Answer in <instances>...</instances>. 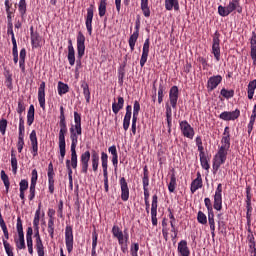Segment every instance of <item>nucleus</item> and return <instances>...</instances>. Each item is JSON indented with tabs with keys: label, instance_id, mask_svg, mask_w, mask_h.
Instances as JSON below:
<instances>
[{
	"label": "nucleus",
	"instance_id": "nucleus-1",
	"mask_svg": "<svg viewBox=\"0 0 256 256\" xmlns=\"http://www.w3.org/2000/svg\"><path fill=\"white\" fill-rule=\"evenodd\" d=\"M231 148V137L223 136L221 139V147L213 158V170L219 171L220 167L227 161V153Z\"/></svg>",
	"mask_w": 256,
	"mask_h": 256
},
{
	"label": "nucleus",
	"instance_id": "nucleus-2",
	"mask_svg": "<svg viewBox=\"0 0 256 256\" xmlns=\"http://www.w3.org/2000/svg\"><path fill=\"white\" fill-rule=\"evenodd\" d=\"M16 229L18 238L14 239V243L16 245L17 251L27 249V246L25 245V233L23 232V221L21 220V217L17 218Z\"/></svg>",
	"mask_w": 256,
	"mask_h": 256
},
{
	"label": "nucleus",
	"instance_id": "nucleus-3",
	"mask_svg": "<svg viewBox=\"0 0 256 256\" xmlns=\"http://www.w3.org/2000/svg\"><path fill=\"white\" fill-rule=\"evenodd\" d=\"M233 11H237V13H243L241 4L231 0L227 7L221 5L218 6V15H220V17H228V15H231Z\"/></svg>",
	"mask_w": 256,
	"mask_h": 256
},
{
	"label": "nucleus",
	"instance_id": "nucleus-4",
	"mask_svg": "<svg viewBox=\"0 0 256 256\" xmlns=\"http://www.w3.org/2000/svg\"><path fill=\"white\" fill-rule=\"evenodd\" d=\"M213 208L216 211H221V209H223V185L222 184H218L215 190Z\"/></svg>",
	"mask_w": 256,
	"mask_h": 256
},
{
	"label": "nucleus",
	"instance_id": "nucleus-5",
	"mask_svg": "<svg viewBox=\"0 0 256 256\" xmlns=\"http://www.w3.org/2000/svg\"><path fill=\"white\" fill-rule=\"evenodd\" d=\"M180 131L183 137L187 139H193L195 137V129L187 122V120H183L179 122Z\"/></svg>",
	"mask_w": 256,
	"mask_h": 256
},
{
	"label": "nucleus",
	"instance_id": "nucleus-6",
	"mask_svg": "<svg viewBox=\"0 0 256 256\" xmlns=\"http://www.w3.org/2000/svg\"><path fill=\"white\" fill-rule=\"evenodd\" d=\"M34 237H35V249L38 256H45V246L43 245V240L39 234V227L34 228Z\"/></svg>",
	"mask_w": 256,
	"mask_h": 256
},
{
	"label": "nucleus",
	"instance_id": "nucleus-7",
	"mask_svg": "<svg viewBox=\"0 0 256 256\" xmlns=\"http://www.w3.org/2000/svg\"><path fill=\"white\" fill-rule=\"evenodd\" d=\"M221 40L219 39V32H215L212 42V54L216 61H221Z\"/></svg>",
	"mask_w": 256,
	"mask_h": 256
},
{
	"label": "nucleus",
	"instance_id": "nucleus-8",
	"mask_svg": "<svg viewBox=\"0 0 256 256\" xmlns=\"http://www.w3.org/2000/svg\"><path fill=\"white\" fill-rule=\"evenodd\" d=\"M139 111H141V104H139V101H135L133 105V117L131 127L133 135L137 133V119L139 117Z\"/></svg>",
	"mask_w": 256,
	"mask_h": 256
},
{
	"label": "nucleus",
	"instance_id": "nucleus-9",
	"mask_svg": "<svg viewBox=\"0 0 256 256\" xmlns=\"http://www.w3.org/2000/svg\"><path fill=\"white\" fill-rule=\"evenodd\" d=\"M65 243L68 253L73 252V227L66 226L65 228Z\"/></svg>",
	"mask_w": 256,
	"mask_h": 256
},
{
	"label": "nucleus",
	"instance_id": "nucleus-10",
	"mask_svg": "<svg viewBox=\"0 0 256 256\" xmlns=\"http://www.w3.org/2000/svg\"><path fill=\"white\" fill-rule=\"evenodd\" d=\"M77 55L78 59H82L85 55V35L83 32H78L77 35Z\"/></svg>",
	"mask_w": 256,
	"mask_h": 256
},
{
	"label": "nucleus",
	"instance_id": "nucleus-11",
	"mask_svg": "<svg viewBox=\"0 0 256 256\" xmlns=\"http://www.w3.org/2000/svg\"><path fill=\"white\" fill-rule=\"evenodd\" d=\"M93 15H94L93 6H90L87 8V14L85 17V25L88 31V35H93Z\"/></svg>",
	"mask_w": 256,
	"mask_h": 256
},
{
	"label": "nucleus",
	"instance_id": "nucleus-12",
	"mask_svg": "<svg viewBox=\"0 0 256 256\" xmlns=\"http://www.w3.org/2000/svg\"><path fill=\"white\" fill-rule=\"evenodd\" d=\"M177 101H179V88L172 86L169 91V102L172 109H177Z\"/></svg>",
	"mask_w": 256,
	"mask_h": 256
},
{
	"label": "nucleus",
	"instance_id": "nucleus-13",
	"mask_svg": "<svg viewBox=\"0 0 256 256\" xmlns=\"http://www.w3.org/2000/svg\"><path fill=\"white\" fill-rule=\"evenodd\" d=\"M91 160V152L86 151L84 153L81 154L80 156V163H81V167H82V173H84V175H87L88 171H89V161Z\"/></svg>",
	"mask_w": 256,
	"mask_h": 256
},
{
	"label": "nucleus",
	"instance_id": "nucleus-14",
	"mask_svg": "<svg viewBox=\"0 0 256 256\" xmlns=\"http://www.w3.org/2000/svg\"><path fill=\"white\" fill-rule=\"evenodd\" d=\"M37 179H39V175L37 174V169L32 170V177H31V184L29 188V196L28 199L29 201H33L35 199V187L37 185Z\"/></svg>",
	"mask_w": 256,
	"mask_h": 256
},
{
	"label": "nucleus",
	"instance_id": "nucleus-15",
	"mask_svg": "<svg viewBox=\"0 0 256 256\" xmlns=\"http://www.w3.org/2000/svg\"><path fill=\"white\" fill-rule=\"evenodd\" d=\"M119 185L121 189V199L122 201H129V184L125 177H121L119 180Z\"/></svg>",
	"mask_w": 256,
	"mask_h": 256
},
{
	"label": "nucleus",
	"instance_id": "nucleus-16",
	"mask_svg": "<svg viewBox=\"0 0 256 256\" xmlns=\"http://www.w3.org/2000/svg\"><path fill=\"white\" fill-rule=\"evenodd\" d=\"M239 115H241L239 109L232 112L224 111L219 115V119H222V121H235V119H239Z\"/></svg>",
	"mask_w": 256,
	"mask_h": 256
},
{
	"label": "nucleus",
	"instance_id": "nucleus-17",
	"mask_svg": "<svg viewBox=\"0 0 256 256\" xmlns=\"http://www.w3.org/2000/svg\"><path fill=\"white\" fill-rule=\"evenodd\" d=\"M83 135V130H80V132L73 128H70V139H71V148L70 150L76 151L77 145L79 143V136Z\"/></svg>",
	"mask_w": 256,
	"mask_h": 256
},
{
	"label": "nucleus",
	"instance_id": "nucleus-18",
	"mask_svg": "<svg viewBox=\"0 0 256 256\" xmlns=\"http://www.w3.org/2000/svg\"><path fill=\"white\" fill-rule=\"evenodd\" d=\"M30 142L32 147V155L33 157H37L39 155V142L37 141V132L32 130L30 133Z\"/></svg>",
	"mask_w": 256,
	"mask_h": 256
},
{
	"label": "nucleus",
	"instance_id": "nucleus-19",
	"mask_svg": "<svg viewBox=\"0 0 256 256\" xmlns=\"http://www.w3.org/2000/svg\"><path fill=\"white\" fill-rule=\"evenodd\" d=\"M158 197L157 194L152 196V204H151V220L152 225L157 226V207H158Z\"/></svg>",
	"mask_w": 256,
	"mask_h": 256
},
{
	"label": "nucleus",
	"instance_id": "nucleus-20",
	"mask_svg": "<svg viewBox=\"0 0 256 256\" xmlns=\"http://www.w3.org/2000/svg\"><path fill=\"white\" fill-rule=\"evenodd\" d=\"M222 81H223V77H221V75L210 77L207 82L208 91H214V89H217V87Z\"/></svg>",
	"mask_w": 256,
	"mask_h": 256
},
{
	"label": "nucleus",
	"instance_id": "nucleus-21",
	"mask_svg": "<svg viewBox=\"0 0 256 256\" xmlns=\"http://www.w3.org/2000/svg\"><path fill=\"white\" fill-rule=\"evenodd\" d=\"M149 47L150 41L149 38H147L143 44L142 56L140 59V67H145V63H147V59L149 57Z\"/></svg>",
	"mask_w": 256,
	"mask_h": 256
},
{
	"label": "nucleus",
	"instance_id": "nucleus-22",
	"mask_svg": "<svg viewBox=\"0 0 256 256\" xmlns=\"http://www.w3.org/2000/svg\"><path fill=\"white\" fill-rule=\"evenodd\" d=\"M59 127L60 131L58 139H65V135H67V121L65 120V113L60 114Z\"/></svg>",
	"mask_w": 256,
	"mask_h": 256
},
{
	"label": "nucleus",
	"instance_id": "nucleus-23",
	"mask_svg": "<svg viewBox=\"0 0 256 256\" xmlns=\"http://www.w3.org/2000/svg\"><path fill=\"white\" fill-rule=\"evenodd\" d=\"M203 187V178L201 177V173L197 172V177L191 182L190 191L191 193H195L198 189Z\"/></svg>",
	"mask_w": 256,
	"mask_h": 256
},
{
	"label": "nucleus",
	"instance_id": "nucleus-24",
	"mask_svg": "<svg viewBox=\"0 0 256 256\" xmlns=\"http://www.w3.org/2000/svg\"><path fill=\"white\" fill-rule=\"evenodd\" d=\"M30 39H31V45L34 49H37L41 47V36L39 35V32H34L33 27L30 28Z\"/></svg>",
	"mask_w": 256,
	"mask_h": 256
},
{
	"label": "nucleus",
	"instance_id": "nucleus-25",
	"mask_svg": "<svg viewBox=\"0 0 256 256\" xmlns=\"http://www.w3.org/2000/svg\"><path fill=\"white\" fill-rule=\"evenodd\" d=\"M177 251L180 256H189L191 255V250H189V246L187 245V240H181L178 243Z\"/></svg>",
	"mask_w": 256,
	"mask_h": 256
},
{
	"label": "nucleus",
	"instance_id": "nucleus-26",
	"mask_svg": "<svg viewBox=\"0 0 256 256\" xmlns=\"http://www.w3.org/2000/svg\"><path fill=\"white\" fill-rule=\"evenodd\" d=\"M58 147L60 151L59 161L60 163H63L65 155L67 153V143L65 142V138H58Z\"/></svg>",
	"mask_w": 256,
	"mask_h": 256
},
{
	"label": "nucleus",
	"instance_id": "nucleus-27",
	"mask_svg": "<svg viewBox=\"0 0 256 256\" xmlns=\"http://www.w3.org/2000/svg\"><path fill=\"white\" fill-rule=\"evenodd\" d=\"M132 107L131 105L126 106V114L123 119V129L124 131H128L129 125H131V115H132Z\"/></svg>",
	"mask_w": 256,
	"mask_h": 256
},
{
	"label": "nucleus",
	"instance_id": "nucleus-28",
	"mask_svg": "<svg viewBox=\"0 0 256 256\" xmlns=\"http://www.w3.org/2000/svg\"><path fill=\"white\" fill-rule=\"evenodd\" d=\"M108 162H109V156L107 155V153L102 152L101 153V163H102L104 181H109V175L107 172V163Z\"/></svg>",
	"mask_w": 256,
	"mask_h": 256
},
{
	"label": "nucleus",
	"instance_id": "nucleus-29",
	"mask_svg": "<svg viewBox=\"0 0 256 256\" xmlns=\"http://www.w3.org/2000/svg\"><path fill=\"white\" fill-rule=\"evenodd\" d=\"M38 102L41 109H45V82H41L38 88Z\"/></svg>",
	"mask_w": 256,
	"mask_h": 256
},
{
	"label": "nucleus",
	"instance_id": "nucleus-30",
	"mask_svg": "<svg viewBox=\"0 0 256 256\" xmlns=\"http://www.w3.org/2000/svg\"><path fill=\"white\" fill-rule=\"evenodd\" d=\"M171 105L169 103H166V121L168 125V133H171V127L173 123V110L171 109Z\"/></svg>",
	"mask_w": 256,
	"mask_h": 256
},
{
	"label": "nucleus",
	"instance_id": "nucleus-31",
	"mask_svg": "<svg viewBox=\"0 0 256 256\" xmlns=\"http://www.w3.org/2000/svg\"><path fill=\"white\" fill-rule=\"evenodd\" d=\"M68 62L71 67L75 65V48L73 47V41L68 40Z\"/></svg>",
	"mask_w": 256,
	"mask_h": 256
},
{
	"label": "nucleus",
	"instance_id": "nucleus-32",
	"mask_svg": "<svg viewBox=\"0 0 256 256\" xmlns=\"http://www.w3.org/2000/svg\"><path fill=\"white\" fill-rule=\"evenodd\" d=\"M108 153L112 155V165L117 169V165H119V155L117 154V146L112 145L108 148Z\"/></svg>",
	"mask_w": 256,
	"mask_h": 256
},
{
	"label": "nucleus",
	"instance_id": "nucleus-33",
	"mask_svg": "<svg viewBox=\"0 0 256 256\" xmlns=\"http://www.w3.org/2000/svg\"><path fill=\"white\" fill-rule=\"evenodd\" d=\"M112 234L116 239H118L119 245H123V240H125V237L127 235H123V230L119 228V226H113L112 228Z\"/></svg>",
	"mask_w": 256,
	"mask_h": 256
},
{
	"label": "nucleus",
	"instance_id": "nucleus-34",
	"mask_svg": "<svg viewBox=\"0 0 256 256\" xmlns=\"http://www.w3.org/2000/svg\"><path fill=\"white\" fill-rule=\"evenodd\" d=\"M74 123L75 124H72L70 129H74L77 133L83 131V128H81V114L78 112H74Z\"/></svg>",
	"mask_w": 256,
	"mask_h": 256
},
{
	"label": "nucleus",
	"instance_id": "nucleus-35",
	"mask_svg": "<svg viewBox=\"0 0 256 256\" xmlns=\"http://www.w3.org/2000/svg\"><path fill=\"white\" fill-rule=\"evenodd\" d=\"M125 105V99H123V97H118V103L117 102H113L112 104V111L115 115H117V113H119V111H121V109H123V106Z\"/></svg>",
	"mask_w": 256,
	"mask_h": 256
},
{
	"label": "nucleus",
	"instance_id": "nucleus-36",
	"mask_svg": "<svg viewBox=\"0 0 256 256\" xmlns=\"http://www.w3.org/2000/svg\"><path fill=\"white\" fill-rule=\"evenodd\" d=\"M179 11V0H165V9L167 11Z\"/></svg>",
	"mask_w": 256,
	"mask_h": 256
},
{
	"label": "nucleus",
	"instance_id": "nucleus-37",
	"mask_svg": "<svg viewBox=\"0 0 256 256\" xmlns=\"http://www.w3.org/2000/svg\"><path fill=\"white\" fill-rule=\"evenodd\" d=\"M33 121H35V106L31 104L27 112V125L31 127Z\"/></svg>",
	"mask_w": 256,
	"mask_h": 256
},
{
	"label": "nucleus",
	"instance_id": "nucleus-38",
	"mask_svg": "<svg viewBox=\"0 0 256 256\" xmlns=\"http://www.w3.org/2000/svg\"><path fill=\"white\" fill-rule=\"evenodd\" d=\"M99 238V234H97V230L92 232V252L91 256H97V239Z\"/></svg>",
	"mask_w": 256,
	"mask_h": 256
},
{
	"label": "nucleus",
	"instance_id": "nucleus-39",
	"mask_svg": "<svg viewBox=\"0 0 256 256\" xmlns=\"http://www.w3.org/2000/svg\"><path fill=\"white\" fill-rule=\"evenodd\" d=\"M66 169L68 171L69 187L73 190V169L71 168V161L66 160Z\"/></svg>",
	"mask_w": 256,
	"mask_h": 256
},
{
	"label": "nucleus",
	"instance_id": "nucleus-40",
	"mask_svg": "<svg viewBox=\"0 0 256 256\" xmlns=\"http://www.w3.org/2000/svg\"><path fill=\"white\" fill-rule=\"evenodd\" d=\"M27 57V50L25 48H22L20 50V60H19V67L22 71V73H25V58Z\"/></svg>",
	"mask_w": 256,
	"mask_h": 256
},
{
	"label": "nucleus",
	"instance_id": "nucleus-41",
	"mask_svg": "<svg viewBox=\"0 0 256 256\" xmlns=\"http://www.w3.org/2000/svg\"><path fill=\"white\" fill-rule=\"evenodd\" d=\"M58 95H60V97H63V95H66V93H69V85L63 83L62 81L58 82Z\"/></svg>",
	"mask_w": 256,
	"mask_h": 256
},
{
	"label": "nucleus",
	"instance_id": "nucleus-42",
	"mask_svg": "<svg viewBox=\"0 0 256 256\" xmlns=\"http://www.w3.org/2000/svg\"><path fill=\"white\" fill-rule=\"evenodd\" d=\"M141 10L144 17H151V9H149V0H141Z\"/></svg>",
	"mask_w": 256,
	"mask_h": 256
},
{
	"label": "nucleus",
	"instance_id": "nucleus-43",
	"mask_svg": "<svg viewBox=\"0 0 256 256\" xmlns=\"http://www.w3.org/2000/svg\"><path fill=\"white\" fill-rule=\"evenodd\" d=\"M81 89H83V95L86 99V102L90 103V101H91V90H89V84H87V82H83L81 84Z\"/></svg>",
	"mask_w": 256,
	"mask_h": 256
},
{
	"label": "nucleus",
	"instance_id": "nucleus-44",
	"mask_svg": "<svg viewBox=\"0 0 256 256\" xmlns=\"http://www.w3.org/2000/svg\"><path fill=\"white\" fill-rule=\"evenodd\" d=\"M208 223L210 225V231L212 237H215V213H208Z\"/></svg>",
	"mask_w": 256,
	"mask_h": 256
},
{
	"label": "nucleus",
	"instance_id": "nucleus-45",
	"mask_svg": "<svg viewBox=\"0 0 256 256\" xmlns=\"http://www.w3.org/2000/svg\"><path fill=\"white\" fill-rule=\"evenodd\" d=\"M91 161H92V169L94 172H96L97 169H99V153H97L96 151H93L91 156Z\"/></svg>",
	"mask_w": 256,
	"mask_h": 256
},
{
	"label": "nucleus",
	"instance_id": "nucleus-46",
	"mask_svg": "<svg viewBox=\"0 0 256 256\" xmlns=\"http://www.w3.org/2000/svg\"><path fill=\"white\" fill-rule=\"evenodd\" d=\"M255 89H256V79L252 80L248 84L247 93H248V99H253V96L255 95Z\"/></svg>",
	"mask_w": 256,
	"mask_h": 256
},
{
	"label": "nucleus",
	"instance_id": "nucleus-47",
	"mask_svg": "<svg viewBox=\"0 0 256 256\" xmlns=\"http://www.w3.org/2000/svg\"><path fill=\"white\" fill-rule=\"evenodd\" d=\"M0 175H1V180L4 183L6 193H9V187L11 185V182H9V176H7V174L5 173V170H1Z\"/></svg>",
	"mask_w": 256,
	"mask_h": 256
},
{
	"label": "nucleus",
	"instance_id": "nucleus-48",
	"mask_svg": "<svg viewBox=\"0 0 256 256\" xmlns=\"http://www.w3.org/2000/svg\"><path fill=\"white\" fill-rule=\"evenodd\" d=\"M41 219V202L38 204V209L35 212L34 220H33V227H39V221Z\"/></svg>",
	"mask_w": 256,
	"mask_h": 256
},
{
	"label": "nucleus",
	"instance_id": "nucleus-49",
	"mask_svg": "<svg viewBox=\"0 0 256 256\" xmlns=\"http://www.w3.org/2000/svg\"><path fill=\"white\" fill-rule=\"evenodd\" d=\"M2 243L4 245V250H5V253L7 256H15V254L13 253V246H11V244L5 240V239H2Z\"/></svg>",
	"mask_w": 256,
	"mask_h": 256
},
{
	"label": "nucleus",
	"instance_id": "nucleus-50",
	"mask_svg": "<svg viewBox=\"0 0 256 256\" xmlns=\"http://www.w3.org/2000/svg\"><path fill=\"white\" fill-rule=\"evenodd\" d=\"M98 11L100 17H105V13H107V0H100Z\"/></svg>",
	"mask_w": 256,
	"mask_h": 256
},
{
	"label": "nucleus",
	"instance_id": "nucleus-51",
	"mask_svg": "<svg viewBox=\"0 0 256 256\" xmlns=\"http://www.w3.org/2000/svg\"><path fill=\"white\" fill-rule=\"evenodd\" d=\"M48 233L51 239L55 237V218H51L48 220Z\"/></svg>",
	"mask_w": 256,
	"mask_h": 256
},
{
	"label": "nucleus",
	"instance_id": "nucleus-52",
	"mask_svg": "<svg viewBox=\"0 0 256 256\" xmlns=\"http://www.w3.org/2000/svg\"><path fill=\"white\" fill-rule=\"evenodd\" d=\"M137 39H139V34L133 32L128 41L131 51H135V43H137Z\"/></svg>",
	"mask_w": 256,
	"mask_h": 256
},
{
	"label": "nucleus",
	"instance_id": "nucleus-53",
	"mask_svg": "<svg viewBox=\"0 0 256 256\" xmlns=\"http://www.w3.org/2000/svg\"><path fill=\"white\" fill-rule=\"evenodd\" d=\"M18 11H19L21 17H25V13H27V2L25 0L19 1Z\"/></svg>",
	"mask_w": 256,
	"mask_h": 256
},
{
	"label": "nucleus",
	"instance_id": "nucleus-54",
	"mask_svg": "<svg viewBox=\"0 0 256 256\" xmlns=\"http://www.w3.org/2000/svg\"><path fill=\"white\" fill-rule=\"evenodd\" d=\"M175 187H177V177H175V174H172L170 177V182L168 184V190L170 193L175 192Z\"/></svg>",
	"mask_w": 256,
	"mask_h": 256
},
{
	"label": "nucleus",
	"instance_id": "nucleus-55",
	"mask_svg": "<svg viewBox=\"0 0 256 256\" xmlns=\"http://www.w3.org/2000/svg\"><path fill=\"white\" fill-rule=\"evenodd\" d=\"M255 119H256V110H252V115L250 116V121L248 123V134L251 135V132L253 131V126L255 125Z\"/></svg>",
	"mask_w": 256,
	"mask_h": 256
},
{
	"label": "nucleus",
	"instance_id": "nucleus-56",
	"mask_svg": "<svg viewBox=\"0 0 256 256\" xmlns=\"http://www.w3.org/2000/svg\"><path fill=\"white\" fill-rule=\"evenodd\" d=\"M71 151V160L70 161V168L77 169V150H70Z\"/></svg>",
	"mask_w": 256,
	"mask_h": 256
},
{
	"label": "nucleus",
	"instance_id": "nucleus-57",
	"mask_svg": "<svg viewBox=\"0 0 256 256\" xmlns=\"http://www.w3.org/2000/svg\"><path fill=\"white\" fill-rule=\"evenodd\" d=\"M220 94L225 99H231L235 96V91L234 90H227L225 88H222L221 91H220Z\"/></svg>",
	"mask_w": 256,
	"mask_h": 256
},
{
	"label": "nucleus",
	"instance_id": "nucleus-58",
	"mask_svg": "<svg viewBox=\"0 0 256 256\" xmlns=\"http://www.w3.org/2000/svg\"><path fill=\"white\" fill-rule=\"evenodd\" d=\"M11 167L14 175H17V156L15 155V153H13V151L11 153Z\"/></svg>",
	"mask_w": 256,
	"mask_h": 256
},
{
	"label": "nucleus",
	"instance_id": "nucleus-59",
	"mask_svg": "<svg viewBox=\"0 0 256 256\" xmlns=\"http://www.w3.org/2000/svg\"><path fill=\"white\" fill-rule=\"evenodd\" d=\"M248 244H249V253H256L255 248V237L253 235L248 236Z\"/></svg>",
	"mask_w": 256,
	"mask_h": 256
},
{
	"label": "nucleus",
	"instance_id": "nucleus-60",
	"mask_svg": "<svg viewBox=\"0 0 256 256\" xmlns=\"http://www.w3.org/2000/svg\"><path fill=\"white\" fill-rule=\"evenodd\" d=\"M200 165L202 169H205L206 171H209V169H211V166L209 165V160H207L206 156H200Z\"/></svg>",
	"mask_w": 256,
	"mask_h": 256
},
{
	"label": "nucleus",
	"instance_id": "nucleus-61",
	"mask_svg": "<svg viewBox=\"0 0 256 256\" xmlns=\"http://www.w3.org/2000/svg\"><path fill=\"white\" fill-rule=\"evenodd\" d=\"M197 221L201 225H207V215H205V213L202 211H199L197 214Z\"/></svg>",
	"mask_w": 256,
	"mask_h": 256
},
{
	"label": "nucleus",
	"instance_id": "nucleus-62",
	"mask_svg": "<svg viewBox=\"0 0 256 256\" xmlns=\"http://www.w3.org/2000/svg\"><path fill=\"white\" fill-rule=\"evenodd\" d=\"M0 227L4 233V240L5 241H9V230L7 229V224H5V221L2 220V222H0Z\"/></svg>",
	"mask_w": 256,
	"mask_h": 256
},
{
	"label": "nucleus",
	"instance_id": "nucleus-63",
	"mask_svg": "<svg viewBox=\"0 0 256 256\" xmlns=\"http://www.w3.org/2000/svg\"><path fill=\"white\" fill-rule=\"evenodd\" d=\"M6 131H7V120L1 119L0 120V133L2 135H5Z\"/></svg>",
	"mask_w": 256,
	"mask_h": 256
},
{
	"label": "nucleus",
	"instance_id": "nucleus-64",
	"mask_svg": "<svg viewBox=\"0 0 256 256\" xmlns=\"http://www.w3.org/2000/svg\"><path fill=\"white\" fill-rule=\"evenodd\" d=\"M250 56L253 61V65H256V47L250 48Z\"/></svg>",
	"mask_w": 256,
	"mask_h": 256
}]
</instances>
